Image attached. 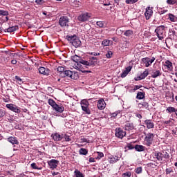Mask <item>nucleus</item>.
I'll list each match as a JSON object with an SVG mask.
<instances>
[{
	"label": "nucleus",
	"mask_w": 177,
	"mask_h": 177,
	"mask_svg": "<svg viewBox=\"0 0 177 177\" xmlns=\"http://www.w3.org/2000/svg\"><path fill=\"white\" fill-rule=\"evenodd\" d=\"M6 118H7V120H8V121H9L10 122H12V121H14L13 117H10V116L6 115Z\"/></svg>",
	"instance_id": "nucleus-58"
},
{
	"label": "nucleus",
	"mask_w": 177,
	"mask_h": 177,
	"mask_svg": "<svg viewBox=\"0 0 177 177\" xmlns=\"http://www.w3.org/2000/svg\"><path fill=\"white\" fill-rule=\"evenodd\" d=\"M154 157L157 158L158 161H161V153L160 152H156L154 153Z\"/></svg>",
	"instance_id": "nucleus-41"
},
{
	"label": "nucleus",
	"mask_w": 177,
	"mask_h": 177,
	"mask_svg": "<svg viewBox=\"0 0 177 177\" xmlns=\"http://www.w3.org/2000/svg\"><path fill=\"white\" fill-rule=\"evenodd\" d=\"M62 138L64 139L65 142H70L71 139L70 138V136L67 134H62Z\"/></svg>",
	"instance_id": "nucleus-40"
},
{
	"label": "nucleus",
	"mask_w": 177,
	"mask_h": 177,
	"mask_svg": "<svg viewBox=\"0 0 177 177\" xmlns=\"http://www.w3.org/2000/svg\"><path fill=\"white\" fill-rule=\"evenodd\" d=\"M163 157H164V158H166V159L169 158V153H168L167 152H165L163 153Z\"/></svg>",
	"instance_id": "nucleus-59"
},
{
	"label": "nucleus",
	"mask_w": 177,
	"mask_h": 177,
	"mask_svg": "<svg viewBox=\"0 0 177 177\" xmlns=\"http://www.w3.org/2000/svg\"><path fill=\"white\" fill-rule=\"evenodd\" d=\"M139 106H142L145 109H149V103H147L146 102L139 103Z\"/></svg>",
	"instance_id": "nucleus-43"
},
{
	"label": "nucleus",
	"mask_w": 177,
	"mask_h": 177,
	"mask_svg": "<svg viewBox=\"0 0 177 177\" xmlns=\"http://www.w3.org/2000/svg\"><path fill=\"white\" fill-rule=\"evenodd\" d=\"M48 103L50 106H51V107H53V109L56 106V102H55V100H53V99H49L48 100Z\"/></svg>",
	"instance_id": "nucleus-36"
},
{
	"label": "nucleus",
	"mask_w": 177,
	"mask_h": 177,
	"mask_svg": "<svg viewBox=\"0 0 177 177\" xmlns=\"http://www.w3.org/2000/svg\"><path fill=\"white\" fill-rule=\"evenodd\" d=\"M154 60H156V58L154 57H153L152 58L145 57L141 59V62L145 66L150 67V66H151V64L154 63Z\"/></svg>",
	"instance_id": "nucleus-8"
},
{
	"label": "nucleus",
	"mask_w": 177,
	"mask_h": 177,
	"mask_svg": "<svg viewBox=\"0 0 177 177\" xmlns=\"http://www.w3.org/2000/svg\"><path fill=\"white\" fill-rule=\"evenodd\" d=\"M8 142L11 143V145H19V140H17V137L10 136L7 138Z\"/></svg>",
	"instance_id": "nucleus-20"
},
{
	"label": "nucleus",
	"mask_w": 177,
	"mask_h": 177,
	"mask_svg": "<svg viewBox=\"0 0 177 177\" xmlns=\"http://www.w3.org/2000/svg\"><path fill=\"white\" fill-rule=\"evenodd\" d=\"M96 24L100 28H103V27H104V22L103 21H97Z\"/></svg>",
	"instance_id": "nucleus-47"
},
{
	"label": "nucleus",
	"mask_w": 177,
	"mask_h": 177,
	"mask_svg": "<svg viewBox=\"0 0 177 177\" xmlns=\"http://www.w3.org/2000/svg\"><path fill=\"white\" fill-rule=\"evenodd\" d=\"M74 174L76 177H84V174L80 172V170L77 169L75 170Z\"/></svg>",
	"instance_id": "nucleus-34"
},
{
	"label": "nucleus",
	"mask_w": 177,
	"mask_h": 177,
	"mask_svg": "<svg viewBox=\"0 0 177 177\" xmlns=\"http://www.w3.org/2000/svg\"><path fill=\"white\" fill-rule=\"evenodd\" d=\"M79 153L82 156H86V154H88V149L81 148L79 151Z\"/></svg>",
	"instance_id": "nucleus-32"
},
{
	"label": "nucleus",
	"mask_w": 177,
	"mask_h": 177,
	"mask_svg": "<svg viewBox=\"0 0 177 177\" xmlns=\"http://www.w3.org/2000/svg\"><path fill=\"white\" fill-rule=\"evenodd\" d=\"M127 147L129 150H133V149H135V146L131 143L127 144Z\"/></svg>",
	"instance_id": "nucleus-53"
},
{
	"label": "nucleus",
	"mask_w": 177,
	"mask_h": 177,
	"mask_svg": "<svg viewBox=\"0 0 177 177\" xmlns=\"http://www.w3.org/2000/svg\"><path fill=\"white\" fill-rule=\"evenodd\" d=\"M124 35H125V37H132V35H133V30H127L124 32Z\"/></svg>",
	"instance_id": "nucleus-31"
},
{
	"label": "nucleus",
	"mask_w": 177,
	"mask_h": 177,
	"mask_svg": "<svg viewBox=\"0 0 177 177\" xmlns=\"http://www.w3.org/2000/svg\"><path fill=\"white\" fill-rule=\"evenodd\" d=\"M144 124L146 125L147 129H153L154 128V122H153V120H145Z\"/></svg>",
	"instance_id": "nucleus-16"
},
{
	"label": "nucleus",
	"mask_w": 177,
	"mask_h": 177,
	"mask_svg": "<svg viewBox=\"0 0 177 177\" xmlns=\"http://www.w3.org/2000/svg\"><path fill=\"white\" fill-rule=\"evenodd\" d=\"M6 106L8 110L13 111L14 113H17V114H20V113H21L20 108L13 104H7Z\"/></svg>",
	"instance_id": "nucleus-10"
},
{
	"label": "nucleus",
	"mask_w": 177,
	"mask_h": 177,
	"mask_svg": "<svg viewBox=\"0 0 177 177\" xmlns=\"http://www.w3.org/2000/svg\"><path fill=\"white\" fill-rule=\"evenodd\" d=\"M111 56H113V52L112 51H108L106 54V57L107 59H111Z\"/></svg>",
	"instance_id": "nucleus-51"
},
{
	"label": "nucleus",
	"mask_w": 177,
	"mask_h": 177,
	"mask_svg": "<svg viewBox=\"0 0 177 177\" xmlns=\"http://www.w3.org/2000/svg\"><path fill=\"white\" fill-rule=\"evenodd\" d=\"M66 39L67 41L72 44L73 46H75V48H80V46H81V40H80L78 37H77V35H67Z\"/></svg>",
	"instance_id": "nucleus-2"
},
{
	"label": "nucleus",
	"mask_w": 177,
	"mask_h": 177,
	"mask_svg": "<svg viewBox=\"0 0 177 177\" xmlns=\"http://www.w3.org/2000/svg\"><path fill=\"white\" fill-rule=\"evenodd\" d=\"M127 75H128V73L125 71H124L121 74L120 77L121 78H125Z\"/></svg>",
	"instance_id": "nucleus-56"
},
{
	"label": "nucleus",
	"mask_w": 177,
	"mask_h": 177,
	"mask_svg": "<svg viewBox=\"0 0 177 177\" xmlns=\"http://www.w3.org/2000/svg\"><path fill=\"white\" fill-rule=\"evenodd\" d=\"M73 71H70V70H66L64 73H62L61 75V77L62 78H64L66 77H67L68 78H70L71 80H75V77H74V76H73Z\"/></svg>",
	"instance_id": "nucleus-13"
},
{
	"label": "nucleus",
	"mask_w": 177,
	"mask_h": 177,
	"mask_svg": "<svg viewBox=\"0 0 177 177\" xmlns=\"http://www.w3.org/2000/svg\"><path fill=\"white\" fill-rule=\"evenodd\" d=\"M39 73L40 74H42L43 75H49L50 73V70L48 68H45L44 66H40L39 68Z\"/></svg>",
	"instance_id": "nucleus-15"
},
{
	"label": "nucleus",
	"mask_w": 177,
	"mask_h": 177,
	"mask_svg": "<svg viewBox=\"0 0 177 177\" xmlns=\"http://www.w3.org/2000/svg\"><path fill=\"white\" fill-rule=\"evenodd\" d=\"M155 137H156V134L153 133H148L144 138L145 146H147L148 147H151L152 145H154Z\"/></svg>",
	"instance_id": "nucleus-1"
},
{
	"label": "nucleus",
	"mask_w": 177,
	"mask_h": 177,
	"mask_svg": "<svg viewBox=\"0 0 177 177\" xmlns=\"http://www.w3.org/2000/svg\"><path fill=\"white\" fill-rule=\"evenodd\" d=\"M88 64L89 67H91V66H95V64H96V61L90 59V60L88 61Z\"/></svg>",
	"instance_id": "nucleus-46"
},
{
	"label": "nucleus",
	"mask_w": 177,
	"mask_h": 177,
	"mask_svg": "<svg viewBox=\"0 0 177 177\" xmlns=\"http://www.w3.org/2000/svg\"><path fill=\"white\" fill-rule=\"evenodd\" d=\"M175 34H176V32H175V29H174V28L169 29V35L170 38H174V37H175Z\"/></svg>",
	"instance_id": "nucleus-35"
},
{
	"label": "nucleus",
	"mask_w": 177,
	"mask_h": 177,
	"mask_svg": "<svg viewBox=\"0 0 177 177\" xmlns=\"http://www.w3.org/2000/svg\"><path fill=\"white\" fill-rule=\"evenodd\" d=\"M117 161H120V157L115 156H112L110 158L109 160V163L110 164H114L115 162H117Z\"/></svg>",
	"instance_id": "nucleus-30"
},
{
	"label": "nucleus",
	"mask_w": 177,
	"mask_h": 177,
	"mask_svg": "<svg viewBox=\"0 0 177 177\" xmlns=\"http://www.w3.org/2000/svg\"><path fill=\"white\" fill-rule=\"evenodd\" d=\"M35 2L37 5H42L45 1L44 0H35Z\"/></svg>",
	"instance_id": "nucleus-57"
},
{
	"label": "nucleus",
	"mask_w": 177,
	"mask_h": 177,
	"mask_svg": "<svg viewBox=\"0 0 177 177\" xmlns=\"http://www.w3.org/2000/svg\"><path fill=\"white\" fill-rule=\"evenodd\" d=\"M53 110L57 111V113H63L64 111V106L59 104H55V106L53 108Z\"/></svg>",
	"instance_id": "nucleus-23"
},
{
	"label": "nucleus",
	"mask_w": 177,
	"mask_h": 177,
	"mask_svg": "<svg viewBox=\"0 0 177 177\" xmlns=\"http://www.w3.org/2000/svg\"><path fill=\"white\" fill-rule=\"evenodd\" d=\"M125 131H132L135 129V126H133V123L127 122L124 125Z\"/></svg>",
	"instance_id": "nucleus-24"
},
{
	"label": "nucleus",
	"mask_w": 177,
	"mask_h": 177,
	"mask_svg": "<svg viewBox=\"0 0 177 177\" xmlns=\"http://www.w3.org/2000/svg\"><path fill=\"white\" fill-rule=\"evenodd\" d=\"M121 111H118L114 113H110L111 120H115V118H121Z\"/></svg>",
	"instance_id": "nucleus-21"
},
{
	"label": "nucleus",
	"mask_w": 177,
	"mask_h": 177,
	"mask_svg": "<svg viewBox=\"0 0 177 177\" xmlns=\"http://www.w3.org/2000/svg\"><path fill=\"white\" fill-rule=\"evenodd\" d=\"M127 132L121 128H118L115 129V136L119 139H122L124 136H126Z\"/></svg>",
	"instance_id": "nucleus-11"
},
{
	"label": "nucleus",
	"mask_w": 177,
	"mask_h": 177,
	"mask_svg": "<svg viewBox=\"0 0 177 177\" xmlns=\"http://www.w3.org/2000/svg\"><path fill=\"white\" fill-rule=\"evenodd\" d=\"M51 138H53V140H55V142H60V140H62L63 139L62 135H60L57 133L52 134Z\"/></svg>",
	"instance_id": "nucleus-22"
},
{
	"label": "nucleus",
	"mask_w": 177,
	"mask_h": 177,
	"mask_svg": "<svg viewBox=\"0 0 177 177\" xmlns=\"http://www.w3.org/2000/svg\"><path fill=\"white\" fill-rule=\"evenodd\" d=\"M139 0H125V3L127 5H133V3H136V2H138Z\"/></svg>",
	"instance_id": "nucleus-37"
},
{
	"label": "nucleus",
	"mask_w": 177,
	"mask_h": 177,
	"mask_svg": "<svg viewBox=\"0 0 177 177\" xmlns=\"http://www.w3.org/2000/svg\"><path fill=\"white\" fill-rule=\"evenodd\" d=\"M81 59H82L81 57L77 55L71 56V60H73V62H75V63H76V66L78 65V63L80 62Z\"/></svg>",
	"instance_id": "nucleus-27"
},
{
	"label": "nucleus",
	"mask_w": 177,
	"mask_h": 177,
	"mask_svg": "<svg viewBox=\"0 0 177 177\" xmlns=\"http://www.w3.org/2000/svg\"><path fill=\"white\" fill-rule=\"evenodd\" d=\"M91 17H92V14L89 12H84L78 16L77 20L82 23H84L85 21H88Z\"/></svg>",
	"instance_id": "nucleus-6"
},
{
	"label": "nucleus",
	"mask_w": 177,
	"mask_h": 177,
	"mask_svg": "<svg viewBox=\"0 0 177 177\" xmlns=\"http://www.w3.org/2000/svg\"><path fill=\"white\" fill-rule=\"evenodd\" d=\"M98 153L97 157L96 158L97 160H100V158H103V157H104V153H103L102 152H97Z\"/></svg>",
	"instance_id": "nucleus-49"
},
{
	"label": "nucleus",
	"mask_w": 177,
	"mask_h": 177,
	"mask_svg": "<svg viewBox=\"0 0 177 177\" xmlns=\"http://www.w3.org/2000/svg\"><path fill=\"white\" fill-rule=\"evenodd\" d=\"M145 16L146 20H150L151 17L153 16V7H147L146 8Z\"/></svg>",
	"instance_id": "nucleus-12"
},
{
	"label": "nucleus",
	"mask_w": 177,
	"mask_h": 177,
	"mask_svg": "<svg viewBox=\"0 0 177 177\" xmlns=\"http://www.w3.org/2000/svg\"><path fill=\"white\" fill-rule=\"evenodd\" d=\"M162 70H164L165 73H169V71H172L174 70V66L172 62L169 60H167L163 64Z\"/></svg>",
	"instance_id": "nucleus-7"
},
{
	"label": "nucleus",
	"mask_w": 177,
	"mask_h": 177,
	"mask_svg": "<svg viewBox=\"0 0 177 177\" xmlns=\"http://www.w3.org/2000/svg\"><path fill=\"white\" fill-rule=\"evenodd\" d=\"M162 74L161 69H153L151 73V77L157 78V77H161Z\"/></svg>",
	"instance_id": "nucleus-18"
},
{
	"label": "nucleus",
	"mask_w": 177,
	"mask_h": 177,
	"mask_svg": "<svg viewBox=\"0 0 177 177\" xmlns=\"http://www.w3.org/2000/svg\"><path fill=\"white\" fill-rule=\"evenodd\" d=\"M134 149L136 151H145L146 150V147L143 146V145H136L134 147Z\"/></svg>",
	"instance_id": "nucleus-28"
},
{
	"label": "nucleus",
	"mask_w": 177,
	"mask_h": 177,
	"mask_svg": "<svg viewBox=\"0 0 177 177\" xmlns=\"http://www.w3.org/2000/svg\"><path fill=\"white\" fill-rule=\"evenodd\" d=\"M102 45H103V46H110V45H113V41L104 39L102 41Z\"/></svg>",
	"instance_id": "nucleus-29"
},
{
	"label": "nucleus",
	"mask_w": 177,
	"mask_h": 177,
	"mask_svg": "<svg viewBox=\"0 0 177 177\" xmlns=\"http://www.w3.org/2000/svg\"><path fill=\"white\" fill-rule=\"evenodd\" d=\"M169 19L170 21H175V15L174 14H169Z\"/></svg>",
	"instance_id": "nucleus-52"
},
{
	"label": "nucleus",
	"mask_w": 177,
	"mask_h": 177,
	"mask_svg": "<svg viewBox=\"0 0 177 177\" xmlns=\"http://www.w3.org/2000/svg\"><path fill=\"white\" fill-rule=\"evenodd\" d=\"M80 142L81 143H89L88 138L82 136L80 138Z\"/></svg>",
	"instance_id": "nucleus-45"
},
{
	"label": "nucleus",
	"mask_w": 177,
	"mask_h": 177,
	"mask_svg": "<svg viewBox=\"0 0 177 177\" xmlns=\"http://www.w3.org/2000/svg\"><path fill=\"white\" fill-rule=\"evenodd\" d=\"M88 61L84 60L82 58H81L80 61H79V63L75 66L77 68H78V70H80V71L84 73L85 71V68H88Z\"/></svg>",
	"instance_id": "nucleus-5"
},
{
	"label": "nucleus",
	"mask_w": 177,
	"mask_h": 177,
	"mask_svg": "<svg viewBox=\"0 0 177 177\" xmlns=\"http://www.w3.org/2000/svg\"><path fill=\"white\" fill-rule=\"evenodd\" d=\"M48 164L51 169H55L57 168V165H59V160L52 159L48 162Z\"/></svg>",
	"instance_id": "nucleus-14"
},
{
	"label": "nucleus",
	"mask_w": 177,
	"mask_h": 177,
	"mask_svg": "<svg viewBox=\"0 0 177 177\" xmlns=\"http://www.w3.org/2000/svg\"><path fill=\"white\" fill-rule=\"evenodd\" d=\"M167 5H176L177 0H167Z\"/></svg>",
	"instance_id": "nucleus-42"
},
{
	"label": "nucleus",
	"mask_w": 177,
	"mask_h": 177,
	"mask_svg": "<svg viewBox=\"0 0 177 177\" xmlns=\"http://www.w3.org/2000/svg\"><path fill=\"white\" fill-rule=\"evenodd\" d=\"M89 162H95V158H90L88 160Z\"/></svg>",
	"instance_id": "nucleus-64"
},
{
	"label": "nucleus",
	"mask_w": 177,
	"mask_h": 177,
	"mask_svg": "<svg viewBox=\"0 0 177 177\" xmlns=\"http://www.w3.org/2000/svg\"><path fill=\"white\" fill-rule=\"evenodd\" d=\"M97 106L99 110H104V109L106 108V102H104V100L101 99L98 100Z\"/></svg>",
	"instance_id": "nucleus-19"
},
{
	"label": "nucleus",
	"mask_w": 177,
	"mask_h": 177,
	"mask_svg": "<svg viewBox=\"0 0 177 177\" xmlns=\"http://www.w3.org/2000/svg\"><path fill=\"white\" fill-rule=\"evenodd\" d=\"M176 109H175V107H172V106H169L167 108L166 111H167V113H175V111Z\"/></svg>",
	"instance_id": "nucleus-39"
},
{
	"label": "nucleus",
	"mask_w": 177,
	"mask_h": 177,
	"mask_svg": "<svg viewBox=\"0 0 177 177\" xmlns=\"http://www.w3.org/2000/svg\"><path fill=\"white\" fill-rule=\"evenodd\" d=\"M15 80H17V81H19V82H22L23 81V80H21L19 76H15Z\"/></svg>",
	"instance_id": "nucleus-62"
},
{
	"label": "nucleus",
	"mask_w": 177,
	"mask_h": 177,
	"mask_svg": "<svg viewBox=\"0 0 177 177\" xmlns=\"http://www.w3.org/2000/svg\"><path fill=\"white\" fill-rule=\"evenodd\" d=\"M57 71H58V73H59V77H61V75L62 73L64 74V72L66 71L64 70V67H63V66H58L57 68Z\"/></svg>",
	"instance_id": "nucleus-33"
},
{
	"label": "nucleus",
	"mask_w": 177,
	"mask_h": 177,
	"mask_svg": "<svg viewBox=\"0 0 177 177\" xmlns=\"http://www.w3.org/2000/svg\"><path fill=\"white\" fill-rule=\"evenodd\" d=\"M31 168H32V169H41V168H39L38 166H37V163L33 162L30 165Z\"/></svg>",
	"instance_id": "nucleus-48"
},
{
	"label": "nucleus",
	"mask_w": 177,
	"mask_h": 177,
	"mask_svg": "<svg viewBox=\"0 0 177 177\" xmlns=\"http://www.w3.org/2000/svg\"><path fill=\"white\" fill-rule=\"evenodd\" d=\"M122 177H131L132 176V173L131 171H127L122 174Z\"/></svg>",
	"instance_id": "nucleus-44"
},
{
	"label": "nucleus",
	"mask_w": 177,
	"mask_h": 177,
	"mask_svg": "<svg viewBox=\"0 0 177 177\" xmlns=\"http://www.w3.org/2000/svg\"><path fill=\"white\" fill-rule=\"evenodd\" d=\"M70 22V19L66 17V16H62L59 18V24L61 27H68V23Z\"/></svg>",
	"instance_id": "nucleus-9"
},
{
	"label": "nucleus",
	"mask_w": 177,
	"mask_h": 177,
	"mask_svg": "<svg viewBox=\"0 0 177 177\" xmlns=\"http://www.w3.org/2000/svg\"><path fill=\"white\" fill-rule=\"evenodd\" d=\"M73 5H75V6H80V5L81 4V2H80V1L78 0H74L73 1Z\"/></svg>",
	"instance_id": "nucleus-55"
},
{
	"label": "nucleus",
	"mask_w": 177,
	"mask_h": 177,
	"mask_svg": "<svg viewBox=\"0 0 177 177\" xmlns=\"http://www.w3.org/2000/svg\"><path fill=\"white\" fill-rule=\"evenodd\" d=\"M171 172H174V171H172V169H171V168L166 169V174L167 175H169V174H171Z\"/></svg>",
	"instance_id": "nucleus-60"
},
{
	"label": "nucleus",
	"mask_w": 177,
	"mask_h": 177,
	"mask_svg": "<svg viewBox=\"0 0 177 177\" xmlns=\"http://www.w3.org/2000/svg\"><path fill=\"white\" fill-rule=\"evenodd\" d=\"M6 114V112L3 109H0V118H3V117H5V115Z\"/></svg>",
	"instance_id": "nucleus-50"
},
{
	"label": "nucleus",
	"mask_w": 177,
	"mask_h": 177,
	"mask_svg": "<svg viewBox=\"0 0 177 177\" xmlns=\"http://www.w3.org/2000/svg\"><path fill=\"white\" fill-rule=\"evenodd\" d=\"M149 75V69H146L143 73L140 74L139 77H137V78H135L136 81H141V80H145L146 77Z\"/></svg>",
	"instance_id": "nucleus-17"
},
{
	"label": "nucleus",
	"mask_w": 177,
	"mask_h": 177,
	"mask_svg": "<svg viewBox=\"0 0 177 177\" xmlns=\"http://www.w3.org/2000/svg\"><path fill=\"white\" fill-rule=\"evenodd\" d=\"M145 96H146V93L145 91H139L137 93L136 99L142 100V99H145Z\"/></svg>",
	"instance_id": "nucleus-26"
},
{
	"label": "nucleus",
	"mask_w": 177,
	"mask_h": 177,
	"mask_svg": "<svg viewBox=\"0 0 177 177\" xmlns=\"http://www.w3.org/2000/svg\"><path fill=\"white\" fill-rule=\"evenodd\" d=\"M19 30V26H15L9 27L8 28L4 30L5 32H15V31H17Z\"/></svg>",
	"instance_id": "nucleus-25"
},
{
	"label": "nucleus",
	"mask_w": 177,
	"mask_h": 177,
	"mask_svg": "<svg viewBox=\"0 0 177 177\" xmlns=\"http://www.w3.org/2000/svg\"><path fill=\"white\" fill-rule=\"evenodd\" d=\"M81 107L85 114H88V115L91 114V109H89V102L88 100H82L81 101Z\"/></svg>",
	"instance_id": "nucleus-4"
},
{
	"label": "nucleus",
	"mask_w": 177,
	"mask_h": 177,
	"mask_svg": "<svg viewBox=\"0 0 177 177\" xmlns=\"http://www.w3.org/2000/svg\"><path fill=\"white\" fill-rule=\"evenodd\" d=\"M142 167H138L136 169V174H139L142 172Z\"/></svg>",
	"instance_id": "nucleus-54"
},
{
	"label": "nucleus",
	"mask_w": 177,
	"mask_h": 177,
	"mask_svg": "<svg viewBox=\"0 0 177 177\" xmlns=\"http://www.w3.org/2000/svg\"><path fill=\"white\" fill-rule=\"evenodd\" d=\"M132 70V66H128L125 68V71L129 74V73Z\"/></svg>",
	"instance_id": "nucleus-61"
},
{
	"label": "nucleus",
	"mask_w": 177,
	"mask_h": 177,
	"mask_svg": "<svg viewBox=\"0 0 177 177\" xmlns=\"http://www.w3.org/2000/svg\"><path fill=\"white\" fill-rule=\"evenodd\" d=\"M0 16H9V11L0 10Z\"/></svg>",
	"instance_id": "nucleus-38"
},
{
	"label": "nucleus",
	"mask_w": 177,
	"mask_h": 177,
	"mask_svg": "<svg viewBox=\"0 0 177 177\" xmlns=\"http://www.w3.org/2000/svg\"><path fill=\"white\" fill-rule=\"evenodd\" d=\"M155 32L160 41H162L165 38V26H160L156 28Z\"/></svg>",
	"instance_id": "nucleus-3"
},
{
	"label": "nucleus",
	"mask_w": 177,
	"mask_h": 177,
	"mask_svg": "<svg viewBox=\"0 0 177 177\" xmlns=\"http://www.w3.org/2000/svg\"><path fill=\"white\" fill-rule=\"evenodd\" d=\"M138 89H140V86L136 85L134 86V91H138Z\"/></svg>",
	"instance_id": "nucleus-63"
}]
</instances>
